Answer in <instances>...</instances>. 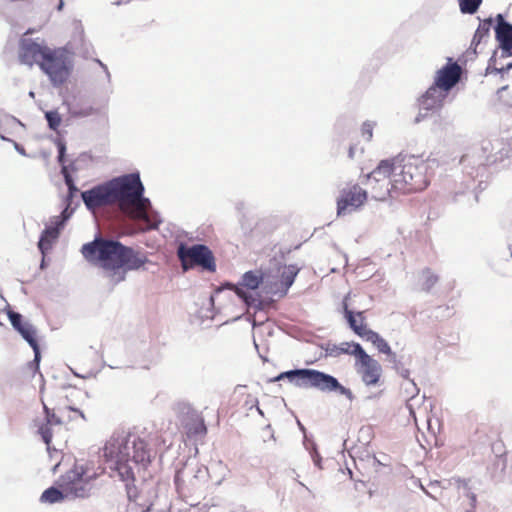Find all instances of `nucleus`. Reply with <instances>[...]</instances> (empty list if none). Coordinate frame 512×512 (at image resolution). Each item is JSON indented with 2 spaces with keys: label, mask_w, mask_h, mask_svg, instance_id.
Listing matches in <instances>:
<instances>
[{
  "label": "nucleus",
  "mask_w": 512,
  "mask_h": 512,
  "mask_svg": "<svg viewBox=\"0 0 512 512\" xmlns=\"http://www.w3.org/2000/svg\"><path fill=\"white\" fill-rule=\"evenodd\" d=\"M247 397H248V400L246 401V405H248L250 409L253 408V407H256L257 410L261 413V410L258 407V400H257V398L252 397L251 395H248Z\"/></svg>",
  "instance_id": "32"
},
{
  "label": "nucleus",
  "mask_w": 512,
  "mask_h": 512,
  "mask_svg": "<svg viewBox=\"0 0 512 512\" xmlns=\"http://www.w3.org/2000/svg\"><path fill=\"white\" fill-rule=\"evenodd\" d=\"M127 494H128V497L131 501H134L136 502L137 501V495H136V488L135 487H131V486H127Z\"/></svg>",
  "instance_id": "33"
},
{
  "label": "nucleus",
  "mask_w": 512,
  "mask_h": 512,
  "mask_svg": "<svg viewBox=\"0 0 512 512\" xmlns=\"http://www.w3.org/2000/svg\"><path fill=\"white\" fill-rule=\"evenodd\" d=\"M57 148H58V162L60 164L64 165V163H65L64 158H65V151H66L65 143L62 142L61 140H59L57 142ZM62 174L64 175L65 183L69 188L70 194L72 195L75 191H77V188L75 187L73 179H72L71 175L69 174L66 166L62 167Z\"/></svg>",
  "instance_id": "23"
},
{
  "label": "nucleus",
  "mask_w": 512,
  "mask_h": 512,
  "mask_svg": "<svg viewBox=\"0 0 512 512\" xmlns=\"http://www.w3.org/2000/svg\"><path fill=\"white\" fill-rule=\"evenodd\" d=\"M263 282V273L260 270L248 271L242 277V285L248 289H257Z\"/></svg>",
  "instance_id": "24"
},
{
  "label": "nucleus",
  "mask_w": 512,
  "mask_h": 512,
  "mask_svg": "<svg viewBox=\"0 0 512 512\" xmlns=\"http://www.w3.org/2000/svg\"><path fill=\"white\" fill-rule=\"evenodd\" d=\"M446 97V92L431 85L417 100L419 113L415 118V122H420L430 114L439 111L442 108Z\"/></svg>",
  "instance_id": "13"
},
{
  "label": "nucleus",
  "mask_w": 512,
  "mask_h": 512,
  "mask_svg": "<svg viewBox=\"0 0 512 512\" xmlns=\"http://www.w3.org/2000/svg\"><path fill=\"white\" fill-rule=\"evenodd\" d=\"M103 457L123 481L134 480L130 462L146 467L152 459L145 440L124 431L116 432L110 437L103 448Z\"/></svg>",
  "instance_id": "3"
},
{
  "label": "nucleus",
  "mask_w": 512,
  "mask_h": 512,
  "mask_svg": "<svg viewBox=\"0 0 512 512\" xmlns=\"http://www.w3.org/2000/svg\"><path fill=\"white\" fill-rule=\"evenodd\" d=\"M356 346H361L359 343L355 342H343L338 347V354H349L356 357V359H359V353L355 352Z\"/></svg>",
  "instance_id": "29"
},
{
  "label": "nucleus",
  "mask_w": 512,
  "mask_h": 512,
  "mask_svg": "<svg viewBox=\"0 0 512 512\" xmlns=\"http://www.w3.org/2000/svg\"><path fill=\"white\" fill-rule=\"evenodd\" d=\"M16 149L23 153V149L19 148L17 144H16Z\"/></svg>",
  "instance_id": "37"
},
{
  "label": "nucleus",
  "mask_w": 512,
  "mask_h": 512,
  "mask_svg": "<svg viewBox=\"0 0 512 512\" xmlns=\"http://www.w3.org/2000/svg\"><path fill=\"white\" fill-rule=\"evenodd\" d=\"M367 191L372 199L384 201L388 197H394L396 193L393 188L391 168L388 160H382L378 166L367 176Z\"/></svg>",
  "instance_id": "8"
},
{
  "label": "nucleus",
  "mask_w": 512,
  "mask_h": 512,
  "mask_svg": "<svg viewBox=\"0 0 512 512\" xmlns=\"http://www.w3.org/2000/svg\"><path fill=\"white\" fill-rule=\"evenodd\" d=\"M184 270L201 266L203 269L214 272L216 270L215 259L211 250L201 244L186 247L181 244L177 251Z\"/></svg>",
  "instance_id": "9"
},
{
  "label": "nucleus",
  "mask_w": 512,
  "mask_h": 512,
  "mask_svg": "<svg viewBox=\"0 0 512 512\" xmlns=\"http://www.w3.org/2000/svg\"><path fill=\"white\" fill-rule=\"evenodd\" d=\"M50 49L43 40L22 38L19 42V61L29 67L37 65L40 68Z\"/></svg>",
  "instance_id": "10"
},
{
  "label": "nucleus",
  "mask_w": 512,
  "mask_h": 512,
  "mask_svg": "<svg viewBox=\"0 0 512 512\" xmlns=\"http://www.w3.org/2000/svg\"><path fill=\"white\" fill-rule=\"evenodd\" d=\"M46 416L44 419H35L33 421V427L36 432L41 436L44 443L49 447L52 440V427L55 425H61L62 421L55 413L50 412L49 409L44 406Z\"/></svg>",
  "instance_id": "17"
},
{
  "label": "nucleus",
  "mask_w": 512,
  "mask_h": 512,
  "mask_svg": "<svg viewBox=\"0 0 512 512\" xmlns=\"http://www.w3.org/2000/svg\"><path fill=\"white\" fill-rule=\"evenodd\" d=\"M284 378H287L299 388H314L322 392H339L342 395H351V391L341 385L335 377L315 369H295L282 372L275 380Z\"/></svg>",
  "instance_id": "5"
},
{
  "label": "nucleus",
  "mask_w": 512,
  "mask_h": 512,
  "mask_svg": "<svg viewBox=\"0 0 512 512\" xmlns=\"http://www.w3.org/2000/svg\"><path fill=\"white\" fill-rule=\"evenodd\" d=\"M368 191L358 184H347L337 199V214L344 215L361 207L367 200Z\"/></svg>",
  "instance_id": "12"
},
{
  "label": "nucleus",
  "mask_w": 512,
  "mask_h": 512,
  "mask_svg": "<svg viewBox=\"0 0 512 512\" xmlns=\"http://www.w3.org/2000/svg\"><path fill=\"white\" fill-rule=\"evenodd\" d=\"M460 11L464 14H474L482 3V0H458Z\"/></svg>",
  "instance_id": "28"
},
{
  "label": "nucleus",
  "mask_w": 512,
  "mask_h": 512,
  "mask_svg": "<svg viewBox=\"0 0 512 512\" xmlns=\"http://www.w3.org/2000/svg\"><path fill=\"white\" fill-rule=\"evenodd\" d=\"M46 120L49 124V127L52 130H57L61 124V116L57 111H48L45 114Z\"/></svg>",
  "instance_id": "30"
},
{
  "label": "nucleus",
  "mask_w": 512,
  "mask_h": 512,
  "mask_svg": "<svg viewBox=\"0 0 512 512\" xmlns=\"http://www.w3.org/2000/svg\"><path fill=\"white\" fill-rule=\"evenodd\" d=\"M66 497L63 489L59 490L55 487H50L42 493L40 500L45 503L53 504L62 501Z\"/></svg>",
  "instance_id": "26"
},
{
  "label": "nucleus",
  "mask_w": 512,
  "mask_h": 512,
  "mask_svg": "<svg viewBox=\"0 0 512 512\" xmlns=\"http://www.w3.org/2000/svg\"><path fill=\"white\" fill-rule=\"evenodd\" d=\"M72 410H73L74 412L78 413L81 417H84V415H83V413H82V412H80V411H78V410H76V409H72Z\"/></svg>",
  "instance_id": "36"
},
{
  "label": "nucleus",
  "mask_w": 512,
  "mask_h": 512,
  "mask_svg": "<svg viewBox=\"0 0 512 512\" xmlns=\"http://www.w3.org/2000/svg\"><path fill=\"white\" fill-rule=\"evenodd\" d=\"M358 336L365 339L366 341L371 342L380 353L387 355L391 362H396V354L392 352L387 341L384 338H382L377 332L363 330L362 333L358 332Z\"/></svg>",
  "instance_id": "18"
},
{
  "label": "nucleus",
  "mask_w": 512,
  "mask_h": 512,
  "mask_svg": "<svg viewBox=\"0 0 512 512\" xmlns=\"http://www.w3.org/2000/svg\"><path fill=\"white\" fill-rule=\"evenodd\" d=\"M373 129H374V124L371 123V122H365L363 123L362 127H361V134H362V137L366 140V141H370L373 137Z\"/></svg>",
  "instance_id": "31"
},
{
  "label": "nucleus",
  "mask_w": 512,
  "mask_h": 512,
  "mask_svg": "<svg viewBox=\"0 0 512 512\" xmlns=\"http://www.w3.org/2000/svg\"><path fill=\"white\" fill-rule=\"evenodd\" d=\"M58 236L59 229L57 227H48L42 232L38 242V248L43 255L51 249L53 242Z\"/></svg>",
  "instance_id": "22"
},
{
  "label": "nucleus",
  "mask_w": 512,
  "mask_h": 512,
  "mask_svg": "<svg viewBox=\"0 0 512 512\" xmlns=\"http://www.w3.org/2000/svg\"><path fill=\"white\" fill-rule=\"evenodd\" d=\"M72 67V60L65 49L51 48L40 69L54 85H61L70 76Z\"/></svg>",
  "instance_id": "7"
},
{
  "label": "nucleus",
  "mask_w": 512,
  "mask_h": 512,
  "mask_svg": "<svg viewBox=\"0 0 512 512\" xmlns=\"http://www.w3.org/2000/svg\"><path fill=\"white\" fill-rule=\"evenodd\" d=\"M236 293H237V295H238V296H240V297H242V298L246 299V297H245V293L243 292V290H242V289L237 288Z\"/></svg>",
  "instance_id": "34"
},
{
  "label": "nucleus",
  "mask_w": 512,
  "mask_h": 512,
  "mask_svg": "<svg viewBox=\"0 0 512 512\" xmlns=\"http://www.w3.org/2000/svg\"><path fill=\"white\" fill-rule=\"evenodd\" d=\"M344 313L350 328L355 334L358 335V332L362 333L363 330L372 331L370 328H368L364 312H357L354 314L352 311L348 310L347 307H345Z\"/></svg>",
  "instance_id": "20"
},
{
  "label": "nucleus",
  "mask_w": 512,
  "mask_h": 512,
  "mask_svg": "<svg viewBox=\"0 0 512 512\" xmlns=\"http://www.w3.org/2000/svg\"><path fill=\"white\" fill-rule=\"evenodd\" d=\"M144 187L139 174H127L98 185L82 193V199L89 209L117 204L120 210L134 220L149 223L150 202L143 197Z\"/></svg>",
  "instance_id": "1"
},
{
  "label": "nucleus",
  "mask_w": 512,
  "mask_h": 512,
  "mask_svg": "<svg viewBox=\"0 0 512 512\" xmlns=\"http://www.w3.org/2000/svg\"><path fill=\"white\" fill-rule=\"evenodd\" d=\"M393 188L396 193L408 194L424 190L428 186L427 165L415 156L396 157L388 160Z\"/></svg>",
  "instance_id": "4"
},
{
  "label": "nucleus",
  "mask_w": 512,
  "mask_h": 512,
  "mask_svg": "<svg viewBox=\"0 0 512 512\" xmlns=\"http://www.w3.org/2000/svg\"><path fill=\"white\" fill-rule=\"evenodd\" d=\"M103 473L92 462L76 463L73 468L65 473L60 480V488L65 495L84 498L89 496L91 482Z\"/></svg>",
  "instance_id": "6"
},
{
  "label": "nucleus",
  "mask_w": 512,
  "mask_h": 512,
  "mask_svg": "<svg viewBox=\"0 0 512 512\" xmlns=\"http://www.w3.org/2000/svg\"><path fill=\"white\" fill-rule=\"evenodd\" d=\"M497 20L496 39L503 50L512 53V25L507 23L501 14L497 16Z\"/></svg>",
  "instance_id": "19"
},
{
  "label": "nucleus",
  "mask_w": 512,
  "mask_h": 512,
  "mask_svg": "<svg viewBox=\"0 0 512 512\" xmlns=\"http://www.w3.org/2000/svg\"><path fill=\"white\" fill-rule=\"evenodd\" d=\"M438 276L434 274L429 268L424 269L420 274V287L425 292L431 291L432 288L438 283Z\"/></svg>",
  "instance_id": "25"
},
{
  "label": "nucleus",
  "mask_w": 512,
  "mask_h": 512,
  "mask_svg": "<svg viewBox=\"0 0 512 512\" xmlns=\"http://www.w3.org/2000/svg\"><path fill=\"white\" fill-rule=\"evenodd\" d=\"M84 258L102 268L113 283L125 280L126 272L137 270L146 262V256L112 239L95 238L81 249Z\"/></svg>",
  "instance_id": "2"
},
{
  "label": "nucleus",
  "mask_w": 512,
  "mask_h": 512,
  "mask_svg": "<svg viewBox=\"0 0 512 512\" xmlns=\"http://www.w3.org/2000/svg\"><path fill=\"white\" fill-rule=\"evenodd\" d=\"M353 156H354V150H353V147H350V149H349V157L353 158Z\"/></svg>",
  "instance_id": "35"
},
{
  "label": "nucleus",
  "mask_w": 512,
  "mask_h": 512,
  "mask_svg": "<svg viewBox=\"0 0 512 512\" xmlns=\"http://www.w3.org/2000/svg\"><path fill=\"white\" fill-rule=\"evenodd\" d=\"M181 424L188 438L203 437L207 434V427L202 415L194 409H187L182 417Z\"/></svg>",
  "instance_id": "16"
},
{
  "label": "nucleus",
  "mask_w": 512,
  "mask_h": 512,
  "mask_svg": "<svg viewBox=\"0 0 512 512\" xmlns=\"http://www.w3.org/2000/svg\"><path fill=\"white\" fill-rule=\"evenodd\" d=\"M355 352L359 353V359L355 360V369L361 380L367 386L378 385L382 376L380 363L368 355L361 346H356Z\"/></svg>",
  "instance_id": "11"
},
{
  "label": "nucleus",
  "mask_w": 512,
  "mask_h": 512,
  "mask_svg": "<svg viewBox=\"0 0 512 512\" xmlns=\"http://www.w3.org/2000/svg\"><path fill=\"white\" fill-rule=\"evenodd\" d=\"M7 315L13 328L19 332V334L29 343L33 349L35 354L34 361L38 363L40 360V348L35 327L28 322H24L22 320V315L17 312L8 310Z\"/></svg>",
  "instance_id": "14"
},
{
  "label": "nucleus",
  "mask_w": 512,
  "mask_h": 512,
  "mask_svg": "<svg viewBox=\"0 0 512 512\" xmlns=\"http://www.w3.org/2000/svg\"><path fill=\"white\" fill-rule=\"evenodd\" d=\"M300 269L296 265L283 266L280 273V288L284 293L288 291L291 285L294 283L295 277L299 273Z\"/></svg>",
  "instance_id": "21"
},
{
  "label": "nucleus",
  "mask_w": 512,
  "mask_h": 512,
  "mask_svg": "<svg viewBox=\"0 0 512 512\" xmlns=\"http://www.w3.org/2000/svg\"><path fill=\"white\" fill-rule=\"evenodd\" d=\"M461 74L460 65L449 58L448 63L436 72L432 86H436L448 95V92L459 82Z\"/></svg>",
  "instance_id": "15"
},
{
  "label": "nucleus",
  "mask_w": 512,
  "mask_h": 512,
  "mask_svg": "<svg viewBox=\"0 0 512 512\" xmlns=\"http://www.w3.org/2000/svg\"><path fill=\"white\" fill-rule=\"evenodd\" d=\"M491 20L488 22H485L483 24H480L477 30L475 31V34L472 39V46L477 47L483 38L488 36L489 30H490Z\"/></svg>",
  "instance_id": "27"
}]
</instances>
